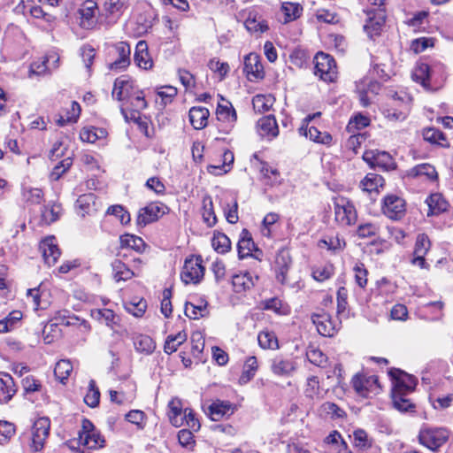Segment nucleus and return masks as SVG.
Returning a JSON list of instances; mask_svg holds the SVG:
<instances>
[{
    "instance_id": "nucleus-1",
    "label": "nucleus",
    "mask_w": 453,
    "mask_h": 453,
    "mask_svg": "<svg viewBox=\"0 0 453 453\" xmlns=\"http://www.w3.org/2000/svg\"><path fill=\"white\" fill-rule=\"evenodd\" d=\"M443 73L444 65L440 62H418L412 72V79L426 89H432V81L441 78Z\"/></svg>"
},
{
    "instance_id": "nucleus-2",
    "label": "nucleus",
    "mask_w": 453,
    "mask_h": 453,
    "mask_svg": "<svg viewBox=\"0 0 453 453\" xmlns=\"http://www.w3.org/2000/svg\"><path fill=\"white\" fill-rule=\"evenodd\" d=\"M315 74L326 82H333L337 78V67L333 57L319 52L314 58Z\"/></svg>"
},
{
    "instance_id": "nucleus-3",
    "label": "nucleus",
    "mask_w": 453,
    "mask_h": 453,
    "mask_svg": "<svg viewBox=\"0 0 453 453\" xmlns=\"http://www.w3.org/2000/svg\"><path fill=\"white\" fill-rule=\"evenodd\" d=\"M170 208L161 202H151L138 211L136 224L138 226H145L157 221L164 215L168 214Z\"/></svg>"
},
{
    "instance_id": "nucleus-4",
    "label": "nucleus",
    "mask_w": 453,
    "mask_h": 453,
    "mask_svg": "<svg viewBox=\"0 0 453 453\" xmlns=\"http://www.w3.org/2000/svg\"><path fill=\"white\" fill-rule=\"evenodd\" d=\"M449 433L445 428L424 427L418 434V441L431 450H436L449 439Z\"/></svg>"
},
{
    "instance_id": "nucleus-5",
    "label": "nucleus",
    "mask_w": 453,
    "mask_h": 453,
    "mask_svg": "<svg viewBox=\"0 0 453 453\" xmlns=\"http://www.w3.org/2000/svg\"><path fill=\"white\" fill-rule=\"evenodd\" d=\"M201 256H190L186 258L181 272V280L185 284L199 283L204 275V267L202 265Z\"/></svg>"
},
{
    "instance_id": "nucleus-6",
    "label": "nucleus",
    "mask_w": 453,
    "mask_h": 453,
    "mask_svg": "<svg viewBox=\"0 0 453 453\" xmlns=\"http://www.w3.org/2000/svg\"><path fill=\"white\" fill-rule=\"evenodd\" d=\"M335 220L342 225L356 223L357 215L355 206L345 197L334 198Z\"/></svg>"
},
{
    "instance_id": "nucleus-7",
    "label": "nucleus",
    "mask_w": 453,
    "mask_h": 453,
    "mask_svg": "<svg viewBox=\"0 0 453 453\" xmlns=\"http://www.w3.org/2000/svg\"><path fill=\"white\" fill-rule=\"evenodd\" d=\"M50 428V420L43 417L36 419L32 426L30 447L34 451L41 450L46 439L49 436Z\"/></svg>"
},
{
    "instance_id": "nucleus-8",
    "label": "nucleus",
    "mask_w": 453,
    "mask_h": 453,
    "mask_svg": "<svg viewBox=\"0 0 453 453\" xmlns=\"http://www.w3.org/2000/svg\"><path fill=\"white\" fill-rule=\"evenodd\" d=\"M388 375L394 383L392 391L411 393L415 389L418 383L416 377L397 368H391Z\"/></svg>"
},
{
    "instance_id": "nucleus-9",
    "label": "nucleus",
    "mask_w": 453,
    "mask_h": 453,
    "mask_svg": "<svg viewBox=\"0 0 453 453\" xmlns=\"http://www.w3.org/2000/svg\"><path fill=\"white\" fill-rule=\"evenodd\" d=\"M363 159L371 168L379 167L382 170H395L396 165L392 156L387 151L366 150Z\"/></svg>"
},
{
    "instance_id": "nucleus-10",
    "label": "nucleus",
    "mask_w": 453,
    "mask_h": 453,
    "mask_svg": "<svg viewBox=\"0 0 453 453\" xmlns=\"http://www.w3.org/2000/svg\"><path fill=\"white\" fill-rule=\"evenodd\" d=\"M351 382L356 392L365 397L369 393L377 394L378 389L380 388L379 378L376 375L356 374Z\"/></svg>"
},
{
    "instance_id": "nucleus-11",
    "label": "nucleus",
    "mask_w": 453,
    "mask_h": 453,
    "mask_svg": "<svg viewBox=\"0 0 453 453\" xmlns=\"http://www.w3.org/2000/svg\"><path fill=\"white\" fill-rule=\"evenodd\" d=\"M311 320L319 334L325 337H333L340 329L341 323L334 321L331 315L326 312L313 314Z\"/></svg>"
},
{
    "instance_id": "nucleus-12",
    "label": "nucleus",
    "mask_w": 453,
    "mask_h": 453,
    "mask_svg": "<svg viewBox=\"0 0 453 453\" xmlns=\"http://www.w3.org/2000/svg\"><path fill=\"white\" fill-rule=\"evenodd\" d=\"M127 102L131 105L130 113L128 114L127 110L125 107H121V113L127 121H137L140 119L139 112L146 109L148 106L143 91L137 88L133 95H131V97Z\"/></svg>"
},
{
    "instance_id": "nucleus-13",
    "label": "nucleus",
    "mask_w": 453,
    "mask_h": 453,
    "mask_svg": "<svg viewBox=\"0 0 453 453\" xmlns=\"http://www.w3.org/2000/svg\"><path fill=\"white\" fill-rule=\"evenodd\" d=\"M405 201L395 195L388 196L384 198L383 212L391 219L399 220L406 211Z\"/></svg>"
},
{
    "instance_id": "nucleus-14",
    "label": "nucleus",
    "mask_w": 453,
    "mask_h": 453,
    "mask_svg": "<svg viewBox=\"0 0 453 453\" xmlns=\"http://www.w3.org/2000/svg\"><path fill=\"white\" fill-rule=\"evenodd\" d=\"M137 88L132 79L122 75L114 81L112 97L118 101H127Z\"/></svg>"
},
{
    "instance_id": "nucleus-15",
    "label": "nucleus",
    "mask_w": 453,
    "mask_h": 453,
    "mask_svg": "<svg viewBox=\"0 0 453 453\" xmlns=\"http://www.w3.org/2000/svg\"><path fill=\"white\" fill-rule=\"evenodd\" d=\"M237 250L240 259L252 256V251L262 255V250L256 246L251 234L246 228H243L241 233L240 239L237 243ZM253 257L257 259H259L257 254H255Z\"/></svg>"
},
{
    "instance_id": "nucleus-16",
    "label": "nucleus",
    "mask_w": 453,
    "mask_h": 453,
    "mask_svg": "<svg viewBox=\"0 0 453 453\" xmlns=\"http://www.w3.org/2000/svg\"><path fill=\"white\" fill-rule=\"evenodd\" d=\"M409 112V104L404 103L400 96L395 93L392 96L391 107L384 110L385 117L390 121H403Z\"/></svg>"
},
{
    "instance_id": "nucleus-17",
    "label": "nucleus",
    "mask_w": 453,
    "mask_h": 453,
    "mask_svg": "<svg viewBox=\"0 0 453 453\" xmlns=\"http://www.w3.org/2000/svg\"><path fill=\"white\" fill-rule=\"evenodd\" d=\"M292 264V259L288 250H280L275 257L274 270L276 273V279L281 284H284L287 280V274Z\"/></svg>"
},
{
    "instance_id": "nucleus-18",
    "label": "nucleus",
    "mask_w": 453,
    "mask_h": 453,
    "mask_svg": "<svg viewBox=\"0 0 453 453\" xmlns=\"http://www.w3.org/2000/svg\"><path fill=\"white\" fill-rule=\"evenodd\" d=\"M244 72L250 81L264 78V68L258 55L250 53L244 58Z\"/></svg>"
},
{
    "instance_id": "nucleus-19",
    "label": "nucleus",
    "mask_w": 453,
    "mask_h": 453,
    "mask_svg": "<svg viewBox=\"0 0 453 453\" xmlns=\"http://www.w3.org/2000/svg\"><path fill=\"white\" fill-rule=\"evenodd\" d=\"M40 250L45 263L49 266L54 265L60 256V250L56 243L55 237L50 236L42 241Z\"/></svg>"
},
{
    "instance_id": "nucleus-20",
    "label": "nucleus",
    "mask_w": 453,
    "mask_h": 453,
    "mask_svg": "<svg viewBox=\"0 0 453 453\" xmlns=\"http://www.w3.org/2000/svg\"><path fill=\"white\" fill-rule=\"evenodd\" d=\"M118 58L109 65V69L113 71H121L130 65L131 48L125 42H120L116 45Z\"/></svg>"
},
{
    "instance_id": "nucleus-21",
    "label": "nucleus",
    "mask_w": 453,
    "mask_h": 453,
    "mask_svg": "<svg viewBox=\"0 0 453 453\" xmlns=\"http://www.w3.org/2000/svg\"><path fill=\"white\" fill-rule=\"evenodd\" d=\"M426 203L428 206V217L440 215L441 213L445 212L449 206L448 201H446L440 193L431 194L426 199Z\"/></svg>"
},
{
    "instance_id": "nucleus-22",
    "label": "nucleus",
    "mask_w": 453,
    "mask_h": 453,
    "mask_svg": "<svg viewBox=\"0 0 453 453\" xmlns=\"http://www.w3.org/2000/svg\"><path fill=\"white\" fill-rule=\"evenodd\" d=\"M296 370V365L291 359L277 356L272 359L271 371L277 376L288 377Z\"/></svg>"
},
{
    "instance_id": "nucleus-23",
    "label": "nucleus",
    "mask_w": 453,
    "mask_h": 453,
    "mask_svg": "<svg viewBox=\"0 0 453 453\" xmlns=\"http://www.w3.org/2000/svg\"><path fill=\"white\" fill-rule=\"evenodd\" d=\"M135 64L142 69L149 70L153 66V60L148 50V44L145 41H139L135 47L134 56Z\"/></svg>"
},
{
    "instance_id": "nucleus-24",
    "label": "nucleus",
    "mask_w": 453,
    "mask_h": 453,
    "mask_svg": "<svg viewBox=\"0 0 453 453\" xmlns=\"http://www.w3.org/2000/svg\"><path fill=\"white\" fill-rule=\"evenodd\" d=\"M15 393L13 378L7 372H0V403H7Z\"/></svg>"
},
{
    "instance_id": "nucleus-25",
    "label": "nucleus",
    "mask_w": 453,
    "mask_h": 453,
    "mask_svg": "<svg viewBox=\"0 0 453 453\" xmlns=\"http://www.w3.org/2000/svg\"><path fill=\"white\" fill-rule=\"evenodd\" d=\"M210 111L205 107H192L189 110V121L195 129L200 130L204 128L208 123Z\"/></svg>"
},
{
    "instance_id": "nucleus-26",
    "label": "nucleus",
    "mask_w": 453,
    "mask_h": 453,
    "mask_svg": "<svg viewBox=\"0 0 453 453\" xmlns=\"http://www.w3.org/2000/svg\"><path fill=\"white\" fill-rule=\"evenodd\" d=\"M233 412L234 409L231 403L220 400L212 403L208 408V414L214 421L219 420L225 415H231Z\"/></svg>"
},
{
    "instance_id": "nucleus-27",
    "label": "nucleus",
    "mask_w": 453,
    "mask_h": 453,
    "mask_svg": "<svg viewBox=\"0 0 453 453\" xmlns=\"http://www.w3.org/2000/svg\"><path fill=\"white\" fill-rule=\"evenodd\" d=\"M408 393L392 391L393 406L401 412H413L415 411L416 405L411 403V399L407 398Z\"/></svg>"
},
{
    "instance_id": "nucleus-28",
    "label": "nucleus",
    "mask_w": 453,
    "mask_h": 453,
    "mask_svg": "<svg viewBox=\"0 0 453 453\" xmlns=\"http://www.w3.org/2000/svg\"><path fill=\"white\" fill-rule=\"evenodd\" d=\"M97 11V4L93 0H86L81 9L80 14L81 16V26L83 27H89L94 24V18Z\"/></svg>"
},
{
    "instance_id": "nucleus-29",
    "label": "nucleus",
    "mask_w": 453,
    "mask_h": 453,
    "mask_svg": "<svg viewBox=\"0 0 453 453\" xmlns=\"http://www.w3.org/2000/svg\"><path fill=\"white\" fill-rule=\"evenodd\" d=\"M258 127L260 134L262 136L276 137L279 134L278 124L275 118L272 115H268L261 118L258 120Z\"/></svg>"
},
{
    "instance_id": "nucleus-30",
    "label": "nucleus",
    "mask_w": 453,
    "mask_h": 453,
    "mask_svg": "<svg viewBox=\"0 0 453 453\" xmlns=\"http://www.w3.org/2000/svg\"><path fill=\"white\" fill-rule=\"evenodd\" d=\"M384 179L382 176L377 174L374 172H369L367 175L361 181L360 186L364 191L372 193L373 191H379V188L384 186Z\"/></svg>"
},
{
    "instance_id": "nucleus-31",
    "label": "nucleus",
    "mask_w": 453,
    "mask_h": 453,
    "mask_svg": "<svg viewBox=\"0 0 453 453\" xmlns=\"http://www.w3.org/2000/svg\"><path fill=\"white\" fill-rule=\"evenodd\" d=\"M424 140L431 144L439 145L441 147H449L448 140L445 134L434 127H428L423 130Z\"/></svg>"
},
{
    "instance_id": "nucleus-32",
    "label": "nucleus",
    "mask_w": 453,
    "mask_h": 453,
    "mask_svg": "<svg viewBox=\"0 0 453 453\" xmlns=\"http://www.w3.org/2000/svg\"><path fill=\"white\" fill-rule=\"evenodd\" d=\"M91 316L100 322H104L106 326L113 328L118 324L119 317L110 309H97L91 312Z\"/></svg>"
},
{
    "instance_id": "nucleus-33",
    "label": "nucleus",
    "mask_w": 453,
    "mask_h": 453,
    "mask_svg": "<svg viewBox=\"0 0 453 453\" xmlns=\"http://www.w3.org/2000/svg\"><path fill=\"white\" fill-rule=\"evenodd\" d=\"M113 277L116 281L127 280L134 276V273L129 269L121 260L115 259L111 263Z\"/></svg>"
},
{
    "instance_id": "nucleus-34",
    "label": "nucleus",
    "mask_w": 453,
    "mask_h": 453,
    "mask_svg": "<svg viewBox=\"0 0 453 453\" xmlns=\"http://www.w3.org/2000/svg\"><path fill=\"white\" fill-rule=\"evenodd\" d=\"M232 285L236 293L245 291L254 287L255 282L250 273L235 274L232 278Z\"/></svg>"
},
{
    "instance_id": "nucleus-35",
    "label": "nucleus",
    "mask_w": 453,
    "mask_h": 453,
    "mask_svg": "<svg viewBox=\"0 0 453 453\" xmlns=\"http://www.w3.org/2000/svg\"><path fill=\"white\" fill-rule=\"evenodd\" d=\"M274 102V96L270 94L257 95L252 99L253 108L259 113L268 111L273 107Z\"/></svg>"
},
{
    "instance_id": "nucleus-36",
    "label": "nucleus",
    "mask_w": 453,
    "mask_h": 453,
    "mask_svg": "<svg viewBox=\"0 0 453 453\" xmlns=\"http://www.w3.org/2000/svg\"><path fill=\"white\" fill-rule=\"evenodd\" d=\"M214 250L220 254L228 252L231 249L230 239L223 233L215 231L211 240Z\"/></svg>"
},
{
    "instance_id": "nucleus-37",
    "label": "nucleus",
    "mask_w": 453,
    "mask_h": 453,
    "mask_svg": "<svg viewBox=\"0 0 453 453\" xmlns=\"http://www.w3.org/2000/svg\"><path fill=\"white\" fill-rule=\"evenodd\" d=\"M186 341L187 334L184 331L179 332L174 335H168L164 345V350L167 354H172Z\"/></svg>"
},
{
    "instance_id": "nucleus-38",
    "label": "nucleus",
    "mask_w": 453,
    "mask_h": 453,
    "mask_svg": "<svg viewBox=\"0 0 453 453\" xmlns=\"http://www.w3.org/2000/svg\"><path fill=\"white\" fill-rule=\"evenodd\" d=\"M120 247L130 248L138 252H142L145 247V242L139 236L126 234L120 236Z\"/></svg>"
},
{
    "instance_id": "nucleus-39",
    "label": "nucleus",
    "mask_w": 453,
    "mask_h": 453,
    "mask_svg": "<svg viewBox=\"0 0 453 453\" xmlns=\"http://www.w3.org/2000/svg\"><path fill=\"white\" fill-rule=\"evenodd\" d=\"M203 219L204 223L211 227L217 223V217L213 209V202L211 196L203 199Z\"/></svg>"
},
{
    "instance_id": "nucleus-40",
    "label": "nucleus",
    "mask_w": 453,
    "mask_h": 453,
    "mask_svg": "<svg viewBox=\"0 0 453 453\" xmlns=\"http://www.w3.org/2000/svg\"><path fill=\"white\" fill-rule=\"evenodd\" d=\"M81 444L90 449H96L104 446V439L97 430L87 434L86 436H81Z\"/></svg>"
},
{
    "instance_id": "nucleus-41",
    "label": "nucleus",
    "mask_w": 453,
    "mask_h": 453,
    "mask_svg": "<svg viewBox=\"0 0 453 453\" xmlns=\"http://www.w3.org/2000/svg\"><path fill=\"white\" fill-rule=\"evenodd\" d=\"M257 341L259 346L264 349H279L278 339L273 332L263 331L258 334Z\"/></svg>"
},
{
    "instance_id": "nucleus-42",
    "label": "nucleus",
    "mask_w": 453,
    "mask_h": 453,
    "mask_svg": "<svg viewBox=\"0 0 453 453\" xmlns=\"http://www.w3.org/2000/svg\"><path fill=\"white\" fill-rule=\"evenodd\" d=\"M281 11L285 15V22H289L300 17L303 7L298 3L282 2Z\"/></svg>"
},
{
    "instance_id": "nucleus-43",
    "label": "nucleus",
    "mask_w": 453,
    "mask_h": 453,
    "mask_svg": "<svg viewBox=\"0 0 453 453\" xmlns=\"http://www.w3.org/2000/svg\"><path fill=\"white\" fill-rule=\"evenodd\" d=\"M134 345L137 351L150 354L155 349V342L151 337L145 334H140L134 340Z\"/></svg>"
},
{
    "instance_id": "nucleus-44",
    "label": "nucleus",
    "mask_w": 453,
    "mask_h": 453,
    "mask_svg": "<svg viewBox=\"0 0 453 453\" xmlns=\"http://www.w3.org/2000/svg\"><path fill=\"white\" fill-rule=\"evenodd\" d=\"M60 206L57 204L45 205L41 211V221L42 224L50 225L59 218Z\"/></svg>"
},
{
    "instance_id": "nucleus-45",
    "label": "nucleus",
    "mask_w": 453,
    "mask_h": 453,
    "mask_svg": "<svg viewBox=\"0 0 453 453\" xmlns=\"http://www.w3.org/2000/svg\"><path fill=\"white\" fill-rule=\"evenodd\" d=\"M257 357L252 356L249 357L243 365V371L240 377L241 383L249 382L254 376L257 370Z\"/></svg>"
},
{
    "instance_id": "nucleus-46",
    "label": "nucleus",
    "mask_w": 453,
    "mask_h": 453,
    "mask_svg": "<svg viewBox=\"0 0 453 453\" xmlns=\"http://www.w3.org/2000/svg\"><path fill=\"white\" fill-rule=\"evenodd\" d=\"M227 104L229 105L219 104L217 109V115L219 120L228 122L232 125L236 121L237 115L235 110L228 102Z\"/></svg>"
},
{
    "instance_id": "nucleus-47",
    "label": "nucleus",
    "mask_w": 453,
    "mask_h": 453,
    "mask_svg": "<svg viewBox=\"0 0 453 453\" xmlns=\"http://www.w3.org/2000/svg\"><path fill=\"white\" fill-rule=\"evenodd\" d=\"M73 371V365L69 360L62 359L56 364L54 374L60 382L64 383L65 380L70 376Z\"/></svg>"
},
{
    "instance_id": "nucleus-48",
    "label": "nucleus",
    "mask_w": 453,
    "mask_h": 453,
    "mask_svg": "<svg viewBox=\"0 0 453 453\" xmlns=\"http://www.w3.org/2000/svg\"><path fill=\"white\" fill-rule=\"evenodd\" d=\"M104 134L103 129H97L94 127H84L80 133V138L84 142L95 143Z\"/></svg>"
},
{
    "instance_id": "nucleus-49",
    "label": "nucleus",
    "mask_w": 453,
    "mask_h": 453,
    "mask_svg": "<svg viewBox=\"0 0 453 453\" xmlns=\"http://www.w3.org/2000/svg\"><path fill=\"white\" fill-rule=\"evenodd\" d=\"M125 307L127 312L136 318H140L146 311L147 302L143 298L137 300V297H135L130 303H127Z\"/></svg>"
},
{
    "instance_id": "nucleus-50",
    "label": "nucleus",
    "mask_w": 453,
    "mask_h": 453,
    "mask_svg": "<svg viewBox=\"0 0 453 453\" xmlns=\"http://www.w3.org/2000/svg\"><path fill=\"white\" fill-rule=\"evenodd\" d=\"M100 401V392L96 386L95 380H91L88 384V392L84 397V402L91 408L98 406Z\"/></svg>"
},
{
    "instance_id": "nucleus-51",
    "label": "nucleus",
    "mask_w": 453,
    "mask_h": 453,
    "mask_svg": "<svg viewBox=\"0 0 453 453\" xmlns=\"http://www.w3.org/2000/svg\"><path fill=\"white\" fill-rule=\"evenodd\" d=\"M96 196L92 193L80 196L76 201V206L82 211V215L89 213L91 207L95 206Z\"/></svg>"
},
{
    "instance_id": "nucleus-52",
    "label": "nucleus",
    "mask_w": 453,
    "mask_h": 453,
    "mask_svg": "<svg viewBox=\"0 0 453 453\" xmlns=\"http://www.w3.org/2000/svg\"><path fill=\"white\" fill-rule=\"evenodd\" d=\"M207 302H204L203 304L200 303L198 305H195L190 302H186L185 303V315L190 319H197L199 317H204L203 311L206 310Z\"/></svg>"
},
{
    "instance_id": "nucleus-53",
    "label": "nucleus",
    "mask_w": 453,
    "mask_h": 453,
    "mask_svg": "<svg viewBox=\"0 0 453 453\" xmlns=\"http://www.w3.org/2000/svg\"><path fill=\"white\" fill-rule=\"evenodd\" d=\"M431 242L426 234H418L415 242L413 255H426L430 250Z\"/></svg>"
},
{
    "instance_id": "nucleus-54",
    "label": "nucleus",
    "mask_w": 453,
    "mask_h": 453,
    "mask_svg": "<svg viewBox=\"0 0 453 453\" xmlns=\"http://www.w3.org/2000/svg\"><path fill=\"white\" fill-rule=\"evenodd\" d=\"M107 214L117 217L122 225H127L131 221L129 212L119 204L110 206L107 210Z\"/></svg>"
},
{
    "instance_id": "nucleus-55",
    "label": "nucleus",
    "mask_w": 453,
    "mask_h": 453,
    "mask_svg": "<svg viewBox=\"0 0 453 453\" xmlns=\"http://www.w3.org/2000/svg\"><path fill=\"white\" fill-rule=\"evenodd\" d=\"M145 413L142 411L132 410L126 414L125 418L127 421L134 424L138 430H143L145 427Z\"/></svg>"
},
{
    "instance_id": "nucleus-56",
    "label": "nucleus",
    "mask_w": 453,
    "mask_h": 453,
    "mask_svg": "<svg viewBox=\"0 0 453 453\" xmlns=\"http://www.w3.org/2000/svg\"><path fill=\"white\" fill-rule=\"evenodd\" d=\"M369 124L370 119L367 116L357 114L349 120L348 129L349 132H354L368 127Z\"/></svg>"
},
{
    "instance_id": "nucleus-57",
    "label": "nucleus",
    "mask_w": 453,
    "mask_h": 453,
    "mask_svg": "<svg viewBox=\"0 0 453 453\" xmlns=\"http://www.w3.org/2000/svg\"><path fill=\"white\" fill-rule=\"evenodd\" d=\"M209 68L219 74V79L223 80L226 73L229 72V65L226 62H220L217 58H212L208 64Z\"/></svg>"
},
{
    "instance_id": "nucleus-58",
    "label": "nucleus",
    "mask_w": 453,
    "mask_h": 453,
    "mask_svg": "<svg viewBox=\"0 0 453 453\" xmlns=\"http://www.w3.org/2000/svg\"><path fill=\"white\" fill-rule=\"evenodd\" d=\"M15 433V426L12 423L0 420V444L6 443Z\"/></svg>"
},
{
    "instance_id": "nucleus-59",
    "label": "nucleus",
    "mask_w": 453,
    "mask_h": 453,
    "mask_svg": "<svg viewBox=\"0 0 453 453\" xmlns=\"http://www.w3.org/2000/svg\"><path fill=\"white\" fill-rule=\"evenodd\" d=\"M308 360L318 366H324L326 363V356L319 349H311L306 353Z\"/></svg>"
},
{
    "instance_id": "nucleus-60",
    "label": "nucleus",
    "mask_w": 453,
    "mask_h": 453,
    "mask_svg": "<svg viewBox=\"0 0 453 453\" xmlns=\"http://www.w3.org/2000/svg\"><path fill=\"white\" fill-rule=\"evenodd\" d=\"M80 112H81L80 104L78 103H76V102H72V104H71V114L68 115L66 118L61 116L58 119V125L59 126H65L67 123L76 122L78 118H79Z\"/></svg>"
},
{
    "instance_id": "nucleus-61",
    "label": "nucleus",
    "mask_w": 453,
    "mask_h": 453,
    "mask_svg": "<svg viewBox=\"0 0 453 453\" xmlns=\"http://www.w3.org/2000/svg\"><path fill=\"white\" fill-rule=\"evenodd\" d=\"M355 271V279L357 284L364 288L367 284V274L368 272L366 268L365 267V265L363 263L356 264L354 267Z\"/></svg>"
},
{
    "instance_id": "nucleus-62",
    "label": "nucleus",
    "mask_w": 453,
    "mask_h": 453,
    "mask_svg": "<svg viewBox=\"0 0 453 453\" xmlns=\"http://www.w3.org/2000/svg\"><path fill=\"white\" fill-rule=\"evenodd\" d=\"M433 45L434 40L432 38L420 37L411 42V49L415 53H420L426 50L428 47H432Z\"/></svg>"
},
{
    "instance_id": "nucleus-63",
    "label": "nucleus",
    "mask_w": 453,
    "mask_h": 453,
    "mask_svg": "<svg viewBox=\"0 0 453 453\" xmlns=\"http://www.w3.org/2000/svg\"><path fill=\"white\" fill-rule=\"evenodd\" d=\"M323 411L330 415L332 418H340L346 416L345 411L341 409L336 403L326 402L322 405Z\"/></svg>"
},
{
    "instance_id": "nucleus-64",
    "label": "nucleus",
    "mask_w": 453,
    "mask_h": 453,
    "mask_svg": "<svg viewBox=\"0 0 453 453\" xmlns=\"http://www.w3.org/2000/svg\"><path fill=\"white\" fill-rule=\"evenodd\" d=\"M23 195L27 202L34 204L41 203L43 199V192L40 188H29L28 190H24Z\"/></svg>"
}]
</instances>
